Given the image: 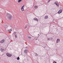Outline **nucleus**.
Returning <instances> with one entry per match:
<instances>
[{
	"instance_id": "nucleus-11",
	"label": "nucleus",
	"mask_w": 63,
	"mask_h": 63,
	"mask_svg": "<svg viewBox=\"0 0 63 63\" xmlns=\"http://www.w3.org/2000/svg\"><path fill=\"white\" fill-rule=\"evenodd\" d=\"M55 4H56L58 7H59V4H58L57 3V2H55Z\"/></svg>"
},
{
	"instance_id": "nucleus-30",
	"label": "nucleus",
	"mask_w": 63,
	"mask_h": 63,
	"mask_svg": "<svg viewBox=\"0 0 63 63\" xmlns=\"http://www.w3.org/2000/svg\"><path fill=\"white\" fill-rule=\"evenodd\" d=\"M38 35H39V34H38Z\"/></svg>"
},
{
	"instance_id": "nucleus-7",
	"label": "nucleus",
	"mask_w": 63,
	"mask_h": 63,
	"mask_svg": "<svg viewBox=\"0 0 63 63\" xmlns=\"http://www.w3.org/2000/svg\"><path fill=\"white\" fill-rule=\"evenodd\" d=\"M4 42H5V40L4 39H2L0 41V42L1 43H3Z\"/></svg>"
},
{
	"instance_id": "nucleus-4",
	"label": "nucleus",
	"mask_w": 63,
	"mask_h": 63,
	"mask_svg": "<svg viewBox=\"0 0 63 63\" xmlns=\"http://www.w3.org/2000/svg\"><path fill=\"white\" fill-rule=\"evenodd\" d=\"M60 41V39L59 38L57 39V41L56 42V43L57 44H58V43Z\"/></svg>"
},
{
	"instance_id": "nucleus-28",
	"label": "nucleus",
	"mask_w": 63,
	"mask_h": 63,
	"mask_svg": "<svg viewBox=\"0 0 63 63\" xmlns=\"http://www.w3.org/2000/svg\"><path fill=\"white\" fill-rule=\"evenodd\" d=\"M50 1V0H49L48 1V2H49Z\"/></svg>"
},
{
	"instance_id": "nucleus-6",
	"label": "nucleus",
	"mask_w": 63,
	"mask_h": 63,
	"mask_svg": "<svg viewBox=\"0 0 63 63\" xmlns=\"http://www.w3.org/2000/svg\"><path fill=\"white\" fill-rule=\"evenodd\" d=\"M62 12V10L60 9V11H59L58 12V14H60Z\"/></svg>"
},
{
	"instance_id": "nucleus-5",
	"label": "nucleus",
	"mask_w": 63,
	"mask_h": 63,
	"mask_svg": "<svg viewBox=\"0 0 63 63\" xmlns=\"http://www.w3.org/2000/svg\"><path fill=\"white\" fill-rule=\"evenodd\" d=\"M24 7V5H23L21 8V10L22 11H24V8H23Z\"/></svg>"
},
{
	"instance_id": "nucleus-9",
	"label": "nucleus",
	"mask_w": 63,
	"mask_h": 63,
	"mask_svg": "<svg viewBox=\"0 0 63 63\" xmlns=\"http://www.w3.org/2000/svg\"><path fill=\"white\" fill-rule=\"evenodd\" d=\"M27 52V49H25L24 50V53H26Z\"/></svg>"
},
{
	"instance_id": "nucleus-23",
	"label": "nucleus",
	"mask_w": 63,
	"mask_h": 63,
	"mask_svg": "<svg viewBox=\"0 0 63 63\" xmlns=\"http://www.w3.org/2000/svg\"><path fill=\"white\" fill-rule=\"evenodd\" d=\"M2 8H0V11H1L2 10Z\"/></svg>"
},
{
	"instance_id": "nucleus-10",
	"label": "nucleus",
	"mask_w": 63,
	"mask_h": 63,
	"mask_svg": "<svg viewBox=\"0 0 63 63\" xmlns=\"http://www.w3.org/2000/svg\"><path fill=\"white\" fill-rule=\"evenodd\" d=\"M45 19H47L48 18V16H45Z\"/></svg>"
},
{
	"instance_id": "nucleus-2",
	"label": "nucleus",
	"mask_w": 63,
	"mask_h": 63,
	"mask_svg": "<svg viewBox=\"0 0 63 63\" xmlns=\"http://www.w3.org/2000/svg\"><path fill=\"white\" fill-rule=\"evenodd\" d=\"M12 28V26L10 25H6V31H7V29H11Z\"/></svg>"
},
{
	"instance_id": "nucleus-18",
	"label": "nucleus",
	"mask_w": 63,
	"mask_h": 63,
	"mask_svg": "<svg viewBox=\"0 0 63 63\" xmlns=\"http://www.w3.org/2000/svg\"><path fill=\"white\" fill-rule=\"evenodd\" d=\"M28 38L29 39H31V37H30L29 36L28 37Z\"/></svg>"
},
{
	"instance_id": "nucleus-27",
	"label": "nucleus",
	"mask_w": 63,
	"mask_h": 63,
	"mask_svg": "<svg viewBox=\"0 0 63 63\" xmlns=\"http://www.w3.org/2000/svg\"><path fill=\"white\" fill-rule=\"evenodd\" d=\"M48 40H50V38H48Z\"/></svg>"
},
{
	"instance_id": "nucleus-16",
	"label": "nucleus",
	"mask_w": 63,
	"mask_h": 63,
	"mask_svg": "<svg viewBox=\"0 0 63 63\" xmlns=\"http://www.w3.org/2000/svg\"><path fill=\"white\" fill-rule=\"evenodd\" d=\"M19 57H18L17 58V59L18 60H19Z\"/></svg>"
},
{
	"instance_id": "nucleus-24",
	"label": "nucleus",
	"mask_w": 63,
	"mask_h": 63,
	"mask_svg": "<svg viewBox=\"0 0 63 63\" xmlns=\"http://www.w3.org/2000/svg\"><path fill=\"white\" fill-rule=\"evenodd\" d=\"M53 63H57L55 62H54Z\"/></svg>"
},
{
	"instance_id": "nucleus-19",
	"label": "nucleus",
	"mask_w": 63,
	"mask_h": 63,
	"mask_svg": "<svg viewBox=\"0 0 63 63\" xmlns=\"http://www.w3.org/2000/svg\"><path fill=\"white\" fill-rule=\"evenodd\" d=\"M50 40H53V38H52V37H51L50 38Z\"/></svg>"
},
{
	"instance_id": "nucleus-1",
	"label": "nucleus",
	"mask_w": 63,
	"mask_h": 63,
	"mask_svg": "<svg viewBox=\"0 0 63 63\" xmlns=\"http://www.w3.org/2000/svg\"><path fill=\"white\" fill-rule=\"evenodd\" d=\"M7 16L8 18V19L9 20H11L12 19V18H13V16L12 15H10V14H9L8 13L7 14Z\"/></svg>"
},
{
	"instance_id": "nucleus-25",
	"label": "nucleus",
	"mask_w": 63,
	"mask_h": 63,
	"mask_svg": "<svg viewBox=\"0 0 63 63\" xmlns=\"http://www.w3.org/2000/svg\"><path fill=\"white\" fill-rule=\"evenodd\" d=\"M46 47V46H44V48H45V47Z\"/></svg>"
},
{
	"instance_id": "nucleus-12",
	"label": "nucleus",
	"mask_w": 63,
	"mask_h": 63,
	"mask_svg": "<svg viewBox=\"0 0 63 63\" xmlns=\"http://www.w3.org/2000/svg\"><path fill=\"white\" fill-rule=\"evenodd\" d=\"M34 7L35 8V9H37V8H38V6H37V5L35 6Z\"/></svg>"
},
{
	"instance_id": "nucleus-26",
	"label": "nucleus",
	"mask_w": 63,
	"mask_h": 63,
	"mask_svg": "<svg viewBox=\"0 0 63 63\" xmlns=\"http://www.w3.org/2000/svg\"><path fill=\"white\" fill-rule=\"evenodd\" d=\"M36 55H37V56H38V54H37L36 53Z\"/></svg>"
},
{
	"instance_id": "nucleus-17",
	"label": "nucleus",
	"mask_w": 63,
	"mask_h": 63,
	"mask_svg": "<svg viewBox=\"0 0 63 63\" xmlns=\"http://www.w3.org/2000/svg\"><path fill=\"white\" fill-rule=\"evenodd\" d=\"M15 36L16 38H17V35H16V34H15Z\"/></svg>"
},
{
	"instance_id": "nucleus-14",
	"label": "nucleus",
	"mask_w": 63,
	"mask_h": 63,
	"mask_svg": "<svg viewBox=\"0 0 63 63\" xmlns=\"http://www.w3.org/2000/svg\"><path fill=\"white\" fill-rule=\"evenodd\" d=\"M0 50L1 51H4V50H4V49H2V48H1V49H0Z\"/></svg>"
},
{
	"instance_id": "nucleus-3",
	"label": "nucleus",
	"mask_w": 63,
	"mask_h": 63,
	"mask_svg": "<svg viewBox=\"0 0 63 63\" xmlns=\"http://www.w3.org/2000/svg\"><path fill=\"white\" fill-rule=\"evenodd\" d=\"M6 55L8 57H10L12 56V54H10L9 53H6Z\"/></svg>"
},
{
	"instance_id": "nucleus-29",
	"label": "nucleus",
	"mask_w": 63,
	"mask_h": 63,
	"mask_svg": "<svg viewBox=\"0 0 63 63\" xmlns=\"http://www.w3.org/2000/svg\"><path fill=\"white\" fill-rule=\"evenodd\" d=\"M35 40H37V39H35Z\"/></svg>"
},
{
	"instance_id": "nucleus-20",
	"label": "nucleus",
	"mask_w": 63,
	"mask_h": 63,
	"mask_svg": "<svg viewBox=\"0 0 63 63\" xmlns=\"http://www.w3.org/2000/svg\"><path fill=\"white\" fill-rule=\"evenodd\" d=\"M14 33L15 34H16L17 32H14Z\"/></svg>"
},
{
	"instance_id": "nucleus-8",
	"label": "nucleus",
	"mask_w": 63,
	"mask_h": 63,
	"mask_svg": "<svg viewBox=\"0 0 63 63\" xmlns=\"http://www.w3.org/2000/svg\"><path fill=\"white\" fill-rule=\"evenodd\" d=\"M6 31H8V32H11L12 31V29H7Z\"/></svg>"
},
{
	"instance_id": "nucleus-22",
	"label": "nucleus",
	"mask_w": 63,
	"mask_h": 63,
	"mask_svg": "<svg viewBox=\"0 0 63 63\" xmlns=\"http://www.w3.org/2000/svg\"><path fill=\"white\" fill-rule=\"evenodd\" d=\"M35 56H37V53H35Z\"/></svg>"
},
{
	"instance_id": "nucleus-21",
	"label": "nucleus",
	"mask_w": 63,
	"mask_h": 63,
	"mask_svg": "<svg viewBox=\"0 0 63 63\" xmlns=\"http://www.w3.org/2000/svg\"><path fill=\"white\" fill-rule=\"evenodd\" d=\"M27 26H25V29H26V28H27Z\"/></svg>"
},
{
	"instance_id": "nucleus-15",
	"label": "nucleus",
	"mask_w": 63,
	"mask_h": 63,
	"mask_svg": "<svg viewBox=\"0 0 63 63\" xmlns=\"http://www.w3.org/2000/svg\"><path fill=\"white\" fill-rule=\"evenodd\" d=\"M34 19V20H36V21H38V20L37 18L36 19Z\"/></svg>"
},
{
	"instance_id": "nucleus-13",
	"label": "nucleus",
	"mask_w": 63,
	"mask_h": 63,
	"mask_svg": "<svg viewBox=\"0 0 63 63\" xmlns=\"http://www.w3.org/2000/svg\"><path fill=\"white\" fill-rule=\"evenodd\" d=\"M21 1H22V0H18V3H20Z\"/></svg>"
}]
</instances>
